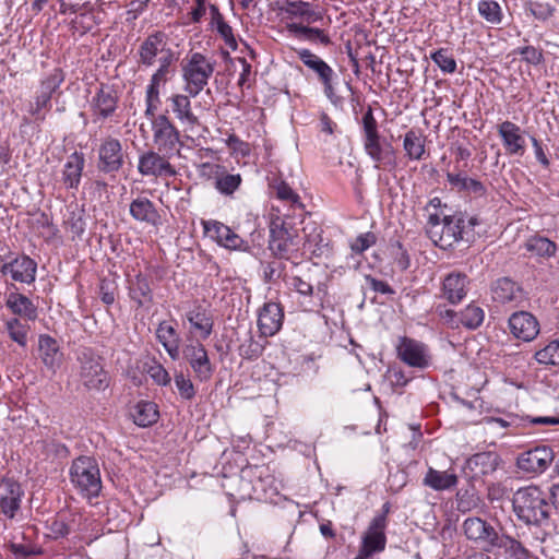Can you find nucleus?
<instances>
[{"label":"nucleus","mask_w":559,"mask_h":559,"mask_svg":"<svg viewBox=\"0 0 559 559\" xmlns=\"http://www.w3.org/2000/svg\"><path fill=\"white\" fill-rule=\"evenodd\" d=\"M396 353L401 361L416 370H426L432 364V355L428 345L407 336L399 340Z\"/></svg>","instance_id":"6e6552de"},{"label":"nucleus","mask_w":559,"mask_h":559,"mask_svg":"<svg viewBox=\"0 0 559 559\" xmlns=\"http://www.w3.org/2000/svg\"><path fill=\"white\" fill-rule=\"evenodd\" d=\"M202 168H210L214 170L215 175V189L225 197H231L240 187L242 178L240 174H228L226 168L222 165H212L203 163Z\"/></svg>","instance_id":"7c9ffc66"},{"label":"nucleus","mask_w":559,"mask_h":559,"mask_svg":"<svg viewBox=\"0 0 559 559\" xmlns=\"http://www.w3.org/2000/svg\"><path fill=\"white\" fill-rule=\"evenodd\" d=\"M286 29L293 37L302 41L324 47L332 44L331 37L325 29L313 27L311 24L288 22L286 23Z\"/></svg>","instance_id":"b1692460"},{"label":"nucleus","mask_w":559,"mask_h":559,"mask_svg":"<svg viewBox=\"0 0 559 559\" xmlns=\"http://www.w3.org/2000/svg\"><path fill=\"white\" fill-rule=\"evenodd\" d=\"M500 463V456L493 451L479 452L466 461V468L473 477H483L496 472Z\"/></svg>","instance_id":"2f4dec72"},{"label":"nucleus","mask_w":559,"mask_h":559,"mask_svg":"<svg viewBox=\"0 0 559 559\" xmlns=\"http://www.w3.org/2000/svg\"><path fill=\"white\" fill-rule=\"evenodd\" d=\"M281 11L285 14L286 19L299 20L298 23L313 24L323 20V13L319 10H314L310 2L297 0L287 1Z\"/></svg>","instance_id":"393cba45"},{"label":"nucleus","mask_w":559,"mask_h":559,"mask_svg":"<svg viewBox=\"0 0 559 559\" xmlns=\"http://www.w3.org/2000/svg\"><path fill=\"white\" fill-rule=\"evenodd\" d=\"M555 460V452L548 445H536L521 452L516 457L520 471L532 476L545 473Z\"/></svg>","instance_id":"1a4fd4ad"},{"label":"nucleus","mask_w":559,"mask_h":559,"mask_svg":"<svg viewBox=\"0 0 559 559\" xmlns=\"http://www.w3.org/2000/svg\"><path fill=\"white\" fill-rule=\"evenodd\" d=\"M264 345L255 341L249 333L248 337L239 346V355L245 359H257L263 353Z\"/></svg>","instance_id":"864d4df0"},{"label":"nucleus","mask_w":559,"mask_h":559,"mask_svg":"<svg viewBox=\"0 0 559 559\" xmlns=\"http://www.w3.org/2000/svg\"><path fill=\"white\" fill-rule=\"evenodd\" d=\"M527 10L530 13L539 21H546L550 16H552L555 9L547 2H530L527 4Z\"/></svg>","instance_id":"052dcab7"},{"label":"nucleus","mask_w":559,"mask_h":559,"mask_svg":"<svg viewBox=\"0 0 559 559\" xmlns=\"http://www.w3.org/2000/svg\"><path fill=\"white\" fill-rule=\"evenodd\" d=\"M156 337L173 360L179 359L181 338L173 325L166 321L160 322L156 329Z\"/></svg>","instance_id":"4c0bfd02"},{"label":"nucleus","mask_w":559,"mask_h":559,"mask_svg":"<svg viewBox=\"0 0 559 559\" xmlns=\"http://www.w3.org/2000/svg\"><path fill=\"white\" fill-rule=\"evenodd\" d=\"M175 385L180 394V396L185 400H191L195 395V390L192 381L187 378L182 372H178L175 374Z\"/></svg>","instance_id":"13d9d810"},{"label":"nucleus","mask_w":559,"mask_h":559,"mask_svg":"<svg viewBox=\"0 0 559 559\" xmlns=\"http://www.w3.org/2000/svg\"><path fill=\"white\" fill-rule=\"evenodd\" d=\"M129 213L134 221L154 227L162 223V217L155 204L148 198L143 195H139L131 201Z\"/></svg>","instance_id":"a878e982"},{"label":"nucleus","mask_w":559,"mask_h":559,"mask_svg":"<svg viewBox=\"0 0 559 559\" xmlns=\"http://www.w3.org/2000/svg\"><path fill=\"white\" fill-rule=\"evenodd\" d=\"M80 381L87 390L103 391L110 378L104 369L102 358L92 348L84 347L78 353Z\"/></svg>","instance_id":"423d86ee"},{"label":"nucleus","mask_w":559,"mask_h":559,"mask_svg":"<svg viewBox=\"0 0 559 559\" xmlns=\"http://www.w3.org/2000/svg\"><path fill=\"white\" fill-rule=\"evenodd\" d=\"M190 95L175 94L168 98L170 103L171 111L178 121L188 127H194L199 124L198 117L193 114L191 108Z\"/></svg>","instance_id":"c9c22d12"},{"label":"nucleus","mask_w":559,"mask_h":559,"mask_svg":"<svg viewBox=\"0 0 559 559\" xmlns=\"http://www.w3.org/2000/svg\"><path fill=\"white\" fill-rule=\"evenodd\" d=\"M269 249L278 259L297 258L300 250L298 229L282 217H276L270 225Z\"/></svg>","instance_id":"20e7f679"},{"label":"nucleus","mask_w":559,"mask_h":559,"mask_svg":"<svg viewBox=\"0 0 559 559\" xmlns=\"http://www.w3.org/2000/svg\"><path fill=\"white\" fill-rule=\"evenodd\" d=\"M285 271V264L281 261L274 260L263 264V280L265 283H275L278 281Z\"/></svg>","instance_id":"4d7b16f0"},{"label":"nucleus","mask_w":559,"mask_h":559,"mask_svg":"<svg viewBox=\"0 0 559 559\" xmlns=\"http://www.w3.org/2000/svg\"><path fill=\"white\" fill-rule=\"evenodd\" d=\"M498 547L502 548L514 559H528V551L525 547L516 539L511 536L497 535V539L492 543L491 548Z\"/></svg>","instance_id":"49530a36"},{"label":"nucleus","mask_w":559,"mask_h":559,"mask_svg":"<svg viewBox=\"0 0 559 559\" xmlns=\"http://www.w3.org/2000/svg\"><path fill=\"white\" fill-rule=\"evenodd\" d=\"M513 53L522 56L523 61L528 64L538 66L544 61L543 51L534 46L518 47Z\"/></svg>","instance_id":"6e6d98bb"},{"label":"nucleus","mask_w":559,"mask_h":559,"mask_svg":"<svg viewBox=\"0 0 559 559\" xmlns=\"http://www.w3.org/2000/svg\"><path fill=\"white\" fill-rule=\"evenodd\" d=\"M166 47L165 35L160 32L148 35L139 47L140 63L145 67L154 64L155 59Z\"/></svg>","instance_id":"f704fd0d"},{"label":"nucleus","mask_w":559,"mask_h":559,"mask_svg":"<svg viewBox=\"0 0 559 559\" xmlns=\"http://www.w3.org/2000/svg\"><path fill=\"white\" fill-rule=\"evenodd\" d=\"M202 226L204 234L221 247L228 250H246L248 248L247 241L222 222L202 221Z\"/></svg>","instance_id":"4468645a"},{"label":"nucleus","mask_w":559,"mask_h":559,"mask_svg":"<svg viewBox=\"0 0 559 559\" xmlns=\"http://www.w3.org/2000/svg\"><path fill=\"white\" fill-rule=\"evenodd\" d=\"M182 354L198 380L205 382L212 378L214 367L209 358L206 348L201 342L198 341L186 345Z\"/></svg>","instance_id":"f3484780"},{"label":"nucleus","mask_w":559,"mask_h":559,"mask_svg":"<svg viewBox=\"0 0 559 559\" xmlns=\"http://www.w3.org/2000/svg\"><path fill=\"white\" fill-rule=\"evenodd\" d=\"M512 503L519 520L526 524L542 525L547 522L551 511L547 495L537 486L516 490Z\"/></svg>","instance_id":"f257e3e1"},{"label":"nucleus","mask_w":559,"mask_h":559,"mask_svg":"<svg viewBox=\"0 0 559 559\" xmlns=\"http://www.w3.org/2000/svg\"><path fill=\"white\" fill-rule=\"evenodd\" d=\"M24 490L21 484L12 477H2L0 480V513L13 520L21 509Z\"/></svg>","instance_id":"ddd939ff"},{"label":"nucleus","mask_w":559,"mask_h":559,"mask_svg":"<svg viewBox=\"0 0 559 559\" xmlns=\"http://www.w3.org/2000/svg\"><path fill=\"white\" fill-rule=\"evenodd\" d=\"M152 131L153 142L159 153L166 156L179 154V131L166 115H158L152 120Z\"/></svg>","instance_id":"0eeeda50"},{"label":"nucleus","mask_w":559,"mask_h":559,"mask_svg":"<svg viewBox=\"0 0 559 559\" xmlns=\"http://www.w3.org/2000/svg\"><path fill=\"white\" fill-rule=\"evenodd\" d=\"M84 12L80 13L75 19L72 20V28L81 34H85L92 29L95 24V17L93 15V7L90 3V8L83 9Z\"/></svg>","instance_id":"5fc2aeb1"},{"label":"nucleus","mask_w":559,"mask_h":559,"mask_svg":"<svg viewBox=\"0 0 559 559\" xmlns=\"http://www.w3.org/2000/svg\"><path fill=\"white\" fill-rule=\"evenodd\" d=\"M423 484L437 491L449 490L456 486L457 476L448 471L440 472L429 467L423 479Z\"/></svg>","instance_id":"79ce46f5"},{"label":"nucleus","mask_w":559,"mask_h":559,"mask_svg":"<svg viewBox=\"0 0 559 559\" xmlns=\"http://www.w3.org/2000/svg\"><path fill=\"white\" fill-rule=\"evenodd\" d=\"M508 328L514 338L526 343L534 341L540 332L537 318L525 310L513 312L508 319Z\"/></svg>","instance_id":"dca6fc26"},{"label":"nucleus","mask_w":559,"mask_h":559,"mask_svg":"<svg viewBox=\"0 0 559 559\" xmlns=\"http://www.w3.org/2000/svg\"><path fill=\"white\" fill-rule=\"evenodd\" d=\"M469 280L466 274L453 272L445 276L443 281V295L451 304L461 302L466 294Z\"/></svg>","instance_id":"72a5a7b5"},{"label":"nucleus","mask_w":559,"mask_h":559,"mask_svg":"<svg viewBox=\"0 0 559 559\" xmlns=\"http://www.w3.org/2000/svg\"><path fill=\"white\" fill-rule=\"evenodd\" d=\"M119 97L110 86L102 84L92 97L90 109L94 123H103L112 120L118 109Z\"/></svg>","instance_id":"f8f14e48"},{"label":"nucleus","mask_w":559,"mask_h":559,"mask_svg":"<svg viewBox=\"0 0 559 559\" xmlns=\"http://www.w3.org/2000/svg\"><path fill=\"white\" fill-rule=\"evenodd\" d=\"M290 287L302 297L310 298L313 295V285L301 276H293Z\"/></svg>","instance_id":"e2e57ef3"},{"label":"nucleus","mask_w":559,"mask_h":559,"mask_svg":"<svg viewBox=\"0 0 559 559\" xmlns=\"http://www.w3.org/2000/svg\"><path fill=\"white\" fill-rule=\"evenodd\" d=\"M525 248L528 252L542 258H550L555 255L557 251V245L549 240L546 237L534 236L531 237L526 243Z\"/></svg>","instance_id":"a18cd8bd"},{"label":"nucleus","mask_w":559,"mask_h":559,"mask_svg":"<svg viewBox=\"0 0 559 559\" xmlns=\"http://www.w3.org/2000/svg\"><path fill=\"white\" fill-rule=\"evenodd\" d=\"M467 539L487 547H491L497 539V531L480 518H467L462 525Z\"/></svg>","instance_id":"4be33fe9"},{"label":"nucleus","mask_w":559,"mask_h":559,"mask_svg":"<svg viewBox=\"0 0 559 559\" xmlns=\"http://www.w3.org/2000/svg\"><path fill=\"white\" fill-rule=\"evenodd\" d=\"M84 166L85 156L82 152L75 151L67 157L61 171V181L67 189H79Z\"/></svg>","instance_id":"c85d7f7f"},{"label":"nucleus","mask_w":559,"mask_h":559,"mask_svg":"<svg viewBox=\"0 0 559 559\" xmlns=\"http://www.w3.org/2000/svg\"><path fill=\"white\" fill-rule=\"evenodd\" d=\"M5 308L13 317L34 322L38 318L37 306L25 295L11 292L5 296Z\"/></svg>","instance_id":"bb28decb"},{"label":"nucleus","mask_w":559,"mask_h":559,"mask_svg":"<svg viewBox=\"0 0 559 559\" xmlns=\"http://www.w3.org/2000/svg\"><path fill=\"white\" fill-rule=\"evenodd\" d=\"M403 148L411 160H420L425 155V138L420 131L408 130L403 140Z\"/></svg>","instance_id":"37998d69"},{"label":"nucleus","mask_w":559,"mask_h":559,"mask_svg":"<svg viewBox=\"0 0 559 559\" xmlns=\"http://www.w3.org/2000/svg\"><path fill=\"white\" fill-rule=\"evenodd\" d=\"M536 361L540 365H559V340L551 341L544 348L537 350L534 355Z\"/></svg>","instance_id":"8fccbe9b"},{"label":"nucleus","mask_w":559,"mask_h":559,"mask_svg":"<svg viewBox=\"0 0 559 559\" xmlns=\"http://www.w3.org/2000/svg\"><path fill=\"white\" fill-rule=\"evenodd\" d=\"M362 129L365 133L364 146L367 154L376 163L392 164V152H386L380 144L378 123L371 107L362 116Z\"/></svg>","instance_id":"9b49d317"},{"label":"nucleus","mask_w":559,"mask_h":559,"mask_svg":"<svg viewBox=\"0 0 559 559\" xmlns=\"http://www.w3.org/2000/svg\"><path fill=\"white\" fill-rule=\"evenodd\" d=\"M498 133L502 139L503 146L511 155H522L525 150V139L522 135L521 128L511 122L503 121L498 126Z\"/></svg>","instance_id":"473e14b6"},{"label":"nucleus","mask_w":559,"mask_h":559,"mask_svg":"<svg viewBox=\"0 0 559 559\" xmlns=\"http://www.w3.org/2000/svg\"><path fill=\"white\" fill-rule=\"evenodd\" d=\"M28 320L16 317H10L3 320V329L9 338L16 343L20 347L25 348L28 342V333L31 325Z\"/></svg>","instance_id":"a19ab883"},{"label":"nucleus","mask_w":559,"mask_h":559,"mask_svg":"<svg viewBox=\"0 0 559 559\" xmlns=\"http://www.w3.org/2000/svg\"><path fill=\"white\" fill-rule=\"evenodd\" d=\"M478 14L490 25H500L503 21L501 5L495 0H480L477 4Z\"/></svg>","instance_id":"c03bdc74"},{"label":"nucleus","mask_w":559,"mask_h":559,"mask_svg":"<svg viewBox=\"0 0 559 559\" xmlns=\"http://www.w3.org/2000/svg\"><path fill=\"white\" fill-rule=\"evenodd\" d=\"M70 480L82 496L88 499L98 497L102 490V478L97 461L86 455L73 460Z\"/></svg>","instance_id":"7ed1b4c3"},{"label":"nucleus","mask_w":559,"mask_h":559,"mask_svg":"<svg viewBox=\"0 0 559 559\" xmlns=\"http://www.w3.org/2000/svg\"><path fill=\"white\" fill-rule=\"evenodd\" d=\"M129 296L136 302L138 307H143L152 302L153 294L148 278L142 273L128 280Z\"/></svg>","instance_id":"ea45409f"},{"label":"nucleus","mask_w":559,"mask_h":559,"mask_svg":"<svg viewBox=\"0 0 559 559\" xmlns=\"http://www.w3.org/2000/svg\"><path fill=\"white\" fill-rule=\"evenodd\" d=\"M386 524L385 513H379L371 520L361 537L360 547L362 548L364 556H372L384 550L386 545Z\"/></svg>","instance_id":"a211bd4d"},{"label":"nucleus","mask_w":559,"mask_h":559,"mask_svg":"<svg viewBox=\"0 0 559 559\" xmlns=\"http://www.w3.org/2000/svg\"><path fill=\"white\" fill-rule=\"evenodd\" d=\"M377 241V237L373 233L368 231L358 235L352 242L350 249L355 253H362L371 246H373Z\"/></svg>","instance_id":"bf43d9fd"},{"label":"nucleus","mask_w":559,"mask_h":559,"mask_svg":"<svg viewBox=\"0 0 559 559\" xmlns=\"http://www.w3.org/2000/svg\"><path fill=\"white\" fill-rule=\"evenodd\" d=\"M37 263L28 255H17L7 261L0 255V273L10 275L15 282L32 284L35 282Z\"/></svg>","instance_id":"2eb2a0df"},{"label":"nucleus","mask_w":559,"mask_h":559,"mask_svg":"<svg viewBox=\"0 0 559 559\" xmlns=\"http://www.w3.org/2000/svg\"><path fill=\"white\" fill-rule=\"evenodd\" d=\"M64 81V73L61 69L56 68L40 82L39 90L35 97V106L33 115L37 120H44L45 115H40L43 109L50 108V99L52 94L60 87Z\"/></svg>","instance_id":"aec40b11"},{"label":"nucleus","mask_w":559,"mask_h":559,"mask_svg":"<svg viewBox=\"0 0 559 559\" xmlns=\"http://www.w3.org/2000/svg\"><path fill=\"white\" fill-rule=\"evenodd\" d=\"M394 262L401 271H405L411 265V258L407 250L401 242H396L393 247Z\"/></svg>","instance_id":"774afa93"},{"label":"nucleus","mask_w":559,"mask_h":559,"mask_svg":"<svg viewBox=\"0 0 559 559\" xmlns=\"http://www.w3.org/2000/svg\"><path fill=\"white\" fill-rule=\"evenodd\" d=\"M430 58L443 73L451 74L456 71V61L448 49L440 48L431 52Z\"/></svg>","instance_id":"3c124183"},{"label":"nucleus","mask_w":559,"mask_h":559,"mask_svg":"<svg viewBox=\"0 0 559 559\" xmlns=\"http://www.w3.org/2000/svg\"><path fill=\"white\" fill-rule=\"evenodd\" d=\"M186 319L190 323V332L201 340H206L212 334L214 320L209 309L198 305L186 313Z\"/></svg>","instance_id":"cd10ccee"},{"label":"nucleus","mask_w":559,"mask_h":559,"mask_svg":"<svg viewBox=\"0 0 559 559\" xmlns=\"http://www.w3.org/2000/svg\"><path fill=\"white\" fill-rule=\"evenodd\" d=\"M66 223L70 231L76 237H80L85 230V222L81 212H71Z\"/></svg>","instance_id":"338daca9"},{"label":"nucleus","mask_w":559,"mask_h":559,"mask_svg":"<svg viewBox=\"0 0 559 559\" xmlns=\"http://www.w3.org/2000/svg\"><path fill=\"white\" fill-rule=\"evenodd\" d=\"M484 319V309L476 304H469L460 312V324L469 330H475L480 326Z\"/></svg>","instance_id":"09e8293b"},{"label":"nucleus","mask_w":559,"mask_h":559,"mask_svg":"<svg viewBox=\"0 0 559 559\" xmlns=\"http://www.w3.org/2000/svg\"><path fill=\"white\" fill-rule=\"evenodd\" d=\"M144 370L158 385L166 386L171 381L168 371L155 359H151L150 361L145 362Z\"/></svg>","instance_id":"603ef678"},{"label":"nucleus","mask_w":559,"mask_h":559,"mask_svg":"<svg viewBox=\"0 0 559 559\" xmlns=\"http://www.w3.org/2000/svg\"><path fill=\"white\" fill-rule=\"evenodd\" d=\"M276 195L281 200L290 202L294 206L301 207L299 195L286 182H281L276 187Z\"/></svg>","instance_id":"0e129e2a"},{"label":"nucleus","mask_w":559,"mask_h":559,"mask_svg":"<svg viewBox=\"0 0 559 559\" xmlns=\"http://www.w3.org/2000/svg\"><path fill=\"white\" fill-rule=\"evenodd\" d=\"M447 180L452 189L459 192H466L475 197H484L487 192L486 187L479 180L467 177L463 171L445 174Z\"/></svg>","instance_id":"e433bc0d"},{"label":"nucleus","mask_w":559,"mask_h":559,"mask_svg":"<svg viewBox=\"0 0 559 559\" xmlns=\"http://www.w3.org/2000/svg\"><path fill=\"white\" fill-rule=\"evenodd\" d=\"M216 61L210 60L201 52H192L181 61L185 92L197 97L207 85L215 71Z\"/></svg>","instance_id":"f03ea898"},{"label":"nucleus","mask_w":559,"mask_h":559,"mask_svg":"<svg viewBox=\"0 0 559 559\" xmlns=\"http://www.w3.org/2000/svg\"><path fill=\"white\" fill-rule=\"evenodd\" d=\"M216 23V31L224 39L225 44L233 50L237 49V41L233 34V28L229 24H227L224 19Z\"/></svg>","instance_id":"680f3d73"},{"label":"nucleus","mask_w":559,"mask_h":559,"mask_svg":"<svg viewBox=\"0 0 559 559\" xmlns=\"http://www.w3.org/2000/svg\"><path fill=\"white\" fill-rule=\"evenodd\" d=\"M476 224V218L466 219L462 213L444 215L441 227L428 231V237L441 249L452 248L461 240H468V234Z\"/></svg>","instance_id":"39448f33"},{"label":"nucleus","mask_w":559,"mask_h":559,"mask_svg":"<svg viewBox=\"0 0 559 559\" xmlns=\"http://www.w3.org/2000/svg\"><path fill=\"white\" fill-rule=\"evenodd\" d=\"M171 157L158 151H147L139 157L138 170L143 176L174 177L177 171L169 163Z\"/></svg>","instance_id":"6ab92c4d"},{"label":"nucleus","mask_w":559,"mask_h":559,"mask_svg":"<svg viewBox=\"0 0 559 559\" xmlns=\"http://www.w3.org/2000/svg\"><path fill=\"white\" fill-rule=\"evenodd\" d=\"M492 299L500 304H519L524 299L523 288L510 277L498 278L491 286Z\"/></svg>","instance_id":"c756f323"},{"label":"nucleus","mask_w":559,"mask_h":559,"mask_svg":"<svg viewBox=\"0 0 559 559\" xmlns=\"http://www.w3.org/2000/svg\"><path fill=\"white\" fill-rule=\"evenodd\" d=\"M299 60L313 73L317 74L319 82L334 76V70L319 56L307 48L295 49Z\"/></svg>","instance_id":"58836bf2"},{"label":"nucleus","mask_w":559,"mask_h":559,"mask_svg":"<svg viewBox=\"0 0 559 559\" xmlns=\"http://www.w3.org/2000/svg\"><path fill=\"white\" fill-rule=\"evenodd\" d=\"M37 358L49 372L56 374L63 364L64 354L56 338L48 334H40L37 343Z\"/></svg>","instance_id":"412c9836"},{"label":"nucleus","mask_w":559,"mask_h":559,"mask_svg":"<svg viewBox=\"0 0 559 559\" xmlns=\"http://www.w3.org/2000/svg\"><path fill=\"white\" fill-rule=\"evenodd\" d=\"M97 155V169L106 175L118 173L124 164L122 144L114 136H106L100 141Z\"/></svg>","instance_id":"9d476101"},{"label":"nucleus","mask_w":559,"mask_h":559,"mask_svg":"<svg viewBox=\"0 0 559 559\" xmlns=\"http://www.w3.org/2000/svg\"><path fill=\"white\" fill-rule=\"evenodd\" d=\"M284 319L283 309L277 302H265L258 317V328L264 337L275 335L282 328Z\"/></svg>","instance_id":"5701e85b"},{"label":"nucleus","mask_w":559,"mask_h":559,"mask_svg":"<svg viewBox=\"0 0 559 559\" xmlns=\"http://www.w3.org/2000/svg\"><path fill=\"white\" fill-rule=\"evenodd\" d=\"M173 70L170 68L158 67L156 72L152 75L150 84L147 85V90H159L162 84H165L171 76Z\"/></svg>","instance_id":"69168bd1"},{"label":"nucleus","mask_w":559,"mask_h":559,"mask_svg":"<svg viewBox=\"0 0 559 559\" xmlns=\"http://www.w3.org/2000/svg\"><path fill=\"white\" fill-rule=\"evenodd\" d=\"M157 418L158 412L154 403L141 402L134 408L133 419L140 427H147L156 423Z\"/></svg>","instance_id":"de8ad7c7"}]
</instances>
